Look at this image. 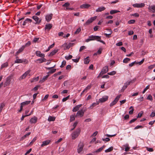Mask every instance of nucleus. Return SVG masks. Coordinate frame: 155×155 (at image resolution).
Here are the masks:
<instances>
[{"mask_svg":"<svg viewBox=\"0 0 155 155\" xmlns=\"http://www.w3.org/2000/svg\"><path fill=\"white\" fill-rule=\"evenodd\" d=\"M31 44V42L30 41H28L27 43H26L25 45L24 46H25V48L26 47H28Z\"/></svg>","mask_w":155,"mask_h":155,"instance_id":"nucleus-50","label":"nucleus"},{"mask_svg":"<svg viewBox=\"0 0 155 155\" xmlns=\"http://www.w3.org/2000/svg\"><path fill=\"white\" fill-rule=\"evenodd\" d=\"M31 102L30 101H26L21 103V105H22L23 106H25L26 105H27L28 104H29Z\"/></svg>","mask_w":155,"mask_h":155,"instance_id":"nucleus-25","label":"nucleus"},{"mask_svg":"<svg viewBox=\"0 0 155 155\" xmlns=\"http://www.w3.org/2000/svg\"><path fill=\"white\" fill-rule=\"evenodd\" d=\"M8 66V62H6L5 63L3 64L1 66V69H2L4 68L7 67Z\"/></svg>","mask_w":155,"mask_h":155,"instance_id":"nucleus-31","label":"nucleus"},{"mask_svg":"<svg viewBox=\"0 0 155 155\" xmlns=\"http://www.w3.org/2000/svg\"><path fill=\"white\" fill-rule=\"evenodd\" d=\"M46 61V59L45 58H43L42 59L40 58L37 60V61H39V63H41L43 62H45Z\"/></svg>","mask_w":155,"mask_h":155,"instance_id":"nucleus-29","label":"nucleus"},{"mask_svg":"<svg viewBox=\"0 0 155 155\" xmlns=\"http://www.w3.org/2000/svg\"><path fill=\"white\" fill-rule=\"evenodd\" d=\"M102 50V48H99V50L97 51V52L98 54H101V52Z\"/></svg>","mask_w":155,"mask_h":155,"instance_id":"nucleus-60","label":"nucleus"},{"mask_svg":"<svg viewBox=\"0 0 155 155\" xmlns=\"http://www.w3.org/2000/svg\"><path fill=\"white\" fill-rule=\"evenodd\" d=\"M108 97L107 96H104L102 98L99 99V101L101 103L105 102L107 100Z\"/></svg>","mask_w":155,"mask_h":155,"instance_id":"nucleus-12","label":"nucleus"},{"mask_svg":"<svg viewBox=\"0 0 155 155\" xmlns=\"http://www.w3.org/2000/svg\"><path fill=\"white\" fill-rule=\"evenodd\" d=\"M53 14H50L48 15L45 16L46 20L47 22H49L52 18Z\"/></svg>","mask_w":155,"mask_h":155,"instance_id":"nucleus-15","label":"nucleus"},{"mask_svg":"<svg viewBox=\"0 0 155 155\" xmlns=\"http://www.w3.org/2000/svg\"><path fill=\"white\" fill-rule=\"evenodd\" d=\"M39 39V38H35L33 39V42L34 43H36V42H38V41Z\"/></svg>","mask_w":155,"mask_h":155,"instance_id":"nucleus-57","label":"nucleus"},{"mask_svg":"<svg viewBox=\"0 0 155 155\" xmlns=\"http://www.w3.org/2000/svg\"><path fill=\"white\" fill-rule=\"evenodd\" d=\"M32 21V20L30 18H27L25 21H24L22 25L23 26H25L26 25V24L28 23L29 22H31Z\"/></svg>","mask_w":155,"mask_h":155,"instance_id":"nucleus-21","label":"nucleus"},{"mask_svg":"<svg viewBox=\"0 0 155 155\" xmlns=\"http://www.w3.org/2000/svg\"><path fill=\"white\" fill-rule=\"evenodd\" d=\"M81 31V28H78L77 29L76 31L75 32L74 34H78L80 32V31Z\"/></svg>","mask_w":155,"mask_h":155,"instance_id":"nucleus-52","label":"nucleus"},{"mask_svg":"<svg viewBox=\"0 0 155 155\" xmlns=\"http://www.w3.org/2000/svg\"><path fill=\"white\" fill-rule=\"evenodd\" d=\"M130 59L128 58H124L123 61V62L124 63H127L130 61Z\"/></svg>","mask_w":155,"mask_h":155,"instance_id":"nucleus-36","label":"nucleus"},{"mask_svg":"<svg viewBox=\"0 0 155 155\" xmlns=\"http://www.w3.org/2000/svg\"><path fill=\"white\" fill-rule=\"evenodd\" d=\"M105 9V8L104 7H101L98 8L96 10L97 12H101L104 11Z\"/></svg>","mask_w":155,"mask_h":155,"instance_id":"nucleus-24","label":"nucleus"},{"mask_svg":"<svg viewBox=\"0 0 155 155\" xmlns=\"http://www.w3.org/2000/svg\"><path fill=\"white\" fill-rule=\"evenodd\" d=\"M116 71H114L110 72L108 73L107 74L110 75H113L115 74H116Z\"/></svg>","mask_w":155,"mask_h":155,"instance_id":"nucleus-42","label":"nucleus"},{"mask_svg":"<svg viewBox=\"0 0 155 155\" xmlns=\"http://www.w3.org/2000/svg\"><path fill=\"white\" fill-rule=\"evenodd\" d=\"M74 43H69L66 46L67 49H69L72 46L74 45Z\"/></svg>","mask_w":155,"mask_h":155,"instance_id":"nucleus-38","label":"nucleus"},{"mask_svg":"<svg viewBox=\"0 0 155 155\" xmlns=\"http://www.w3.org/2000/svg\"><path fill=\"white\" fill-rule=\"evenodd\" d=\"M105 147V145H103L99 149H97V150H96L95 151L96 152H99L101 151L104 149V148Z\"/></svg>","mask_w":155,"mask_h":155,"instance_id":"nucleus-34","label":"nucleus"},{"mask_svg":"<svg viewBox=\"0 0 155 155\" xmlns=\"http://www.w3.org/2000/svg\"><path fill=\"white\" fill-rule=\"evenodd\" d=\"M70 4L68 2L65 3L64 5H62V6L66 7V8H68V7L70 5Z\"/></svg>","mask_w":155,"mask_h":155,"instance_id":"nucleus-41","label":"nucleus"},{"mask_svg":"<svg viewBox=\"0 0 155 155\" xmlns=\"http://www.w3.org/2000/svg\"><path fill=\"white\" fill-rule=\"evenodd\" d=\"M85 110L83 111L82 110H81L78 111L76 114L77 116H80V117H83L84 114V112Z\"/></svg>","mask_w":155,"mask_h":155,"instance_id":"nucleus-14","label":"nucleus"},{"mask_svg":"<svg viewBox=\"0 0 155 155\" xmlns=\"http://www.w3.org/2000/svg\"><path fill=\"white\" fill-rule=\"evenodd\" d=\"M97 18V16H95L91 18L88 19L84 24V25H89L90 24L92 23L93 21L95 20Z\"/></svg>","mask_w":155,"mask_h":155,"instance_id":"nucleus-7","label":"nucleus"},{"mask_svg":"<svg viewBox=\"0 0 155 155\" xmlns=\"http://www.w3.org/2000/svg\"><path fill=\"white\" fill-rule=\"evenodd\" d=\"M37 117L35 116L31 118L30 120V122L31 124H35L37 122Z\"/></svg>","mask_w":155,"mask_h":155,"instance_id":"nucleus-16","label":"nucleus"},{"mask_svg":"<svg viewBox=\"0 0 155 155\" xmlns=\"http://www.w3.org/2000/svg\"><path fill=\"white\" fill-rule=\"evenodd\" d=\"M99 101H97L96 103H93L90 106V107H92V108H93V107L95 106H96L98 105L99 104Z\"/></svg>","mask_w":155,"mask_h":155,"instance_id":"nucleus-37","label":"nucleus"},{"mask_svg":"<svg viewBox=\"0 0 155 155\" xmlns=\"http://www.w3.org/2000/svg\"><path fill=\"white\" fill-rule=\"evenodd\" d=\"M120 12V11L117 10H111L110 12V14L111 15H112Z\"/></svg>","mask_w":155,"mask_h":155,"instance_id":"nucleus-32","label":"nucleus"},{"mask_svg":"<svg viewBox=\"0 0 155 155\" xmlns=\"http://www.w3.org/2000/svg\"><path fill=\"white\" fill-rule=\"evenodd\" d=\"M144 58H143L140 61H139L138 62H136V64H138L139 65H141L144 62Z\"/></svg>","mask_w":155,"mask_h":155,"instance_id":"nucleus-53","label":"nucleus"},{"mask_svg":"<svg viewBox=\"0 0 155 155\" xmlns=\"http://www.w3.org/2000/svg\"><path fill=\"white\" fill-rule=\"evenodd\" d=\"M56 71V69H53L51 70L50 71H49L48 74H52L55 72Z\"/></svg>","mask_w":155,"mask_h":155,"instance_id":"nucleus-51","label":"nucleus"},{"mask_svg":"<svg viewBox=\"0 0 155 155\" xmlns=\"http://www.w3.org/2000/svg\"><path fill=\"white\" fill-rule=\"evenodd\" d=\"M50 142V140H47L45 141H44L42 142V143L41 144V146L42 147H44V146L47 145H48L49 143Z\"/></svg>","mask_w":155,"mask_h":155,"instance_id":"nucleus-22","label":"nucleus"},{"mask_svg":"<svg viewBox=\"0 0 155 155\" xmlns=\"http://www.w3.org/2000/svg\"><path fill=\"white\" fill-rule=\"evenodd\" d=\"M121 96V94L119 95L116 97L115 99L110 104V107H112L116 104L119 100L120 97Z\"/></svg>","mask_w":155,"mask_h":155,"instance_id":"nucleus-6","label":"nucleus"},{"mask_svg":"<svg viewBox=\"0 0 155 155\" xmlns=\"http://www.w3.org/2000/svg\"><path fill=\"white\" fill-rule=\"evenodd\" d=\"M52 27V25L51 24H46L45 28V30H48L49 31L51 29V28Z\"/></svg>","mask_w":155,"mask_h":155,"instance_id":"nucleus-20","label":"nucleus"},{"mask_svg":"<svg viewBox=\"0 0 155 155\" xmlns=\"http://www.w3.org/2000/svg\"><path fill=\"white\" fill-rule=\"evenodd\" d=\"M65 58L67 60H69L72 58V55H70L68 56H65Z\"/></svg>","mask_w":155,"mask_h":155,"instance_id":"nucleus-45","label":"nucleus"},{"mask_svg":"<svg viewBox=\"0 0 155 155\" xmlns=\"http://www.w3.org/2000/svg\"><path fill=\"white\" fill-rule=\"evenodd\" d=\"M84 146V144L83 142H80L79 143L77 149V152L78 153H80L83 150Z\"/></svg>","mask_w":155,"mask_h":155,"instance_id":"nucleus-5","label":"nucleus"},{"mask_svg":"<svg viewBox=\"0 0 155 155\" xmlns=\"http://www.w3.org/2000/svg\"><path fill=\"white\" fill-rule=\"evenodd\" d=\"M133 6L136 8H142L145 6L143 3H136L133 5Z\"/></svg>","mask_w":155,"mask_h":155,"instance_id":"nucleus-10","label":"nucleus"},{"mask_svg":"<svg viewBox=\"0 0 155 155\" xmlns=\"http://www.w3.org/2000/svg\"><path fill=\"white\" fill-rule=\"evenodd\" d=\"M132 109L129 111V113L130 114H133L134 111V109L133 107L132 106H131L130 107V109Z\"/></svg>","mask_w":155,"mask_h":155,"instance_id":"nucleus-39","label":"nucleus"},{"mask_svg":"<svg viewBox=\"0 0 155 155\" xmlns=\"http://www.w3.org/2000/svg\"><path fill=\"white\" fill-rule=\"evenodd\" d=\"M38 79H39V77H37L36 78H33V80H31V83H32L35 81H38Z\"/></svg>","mask_w":155,"mask_h":155,"instance_id":"nucleus-44","label":"nucleus"},{"mask_svg":"<svg viewBox=\"0 0 155 155\" xmlns=\"http://www.w3.org/2000/svg\"><path fill=\"white\" fill-rule=\"evenodd\" d=\"M48 96H49L48 94L46 95L45 96L44 98L42 100V101H44L46 100V99H47L48 98Z\"/></svg>","mask_w":155,"mask_h":155,"instance_id":"nucleus-54","label":"nucleus"},{"mask_svg":"<svg viewBox=\"0 0 155 155\" xmlns=\"http://www.w3.org/2000/svg\"><path fill=\"white\" fill-rule=\"evenodd\" d=\"M149 11L151 12L152 13L155 12V5H149L148 8Z\"/></svg>","mask_w":155,"mask_h":155,"instance_id":"nucleus-11","label":"nucleus"},{"mask_svg":"<svg viewBox=\"0 0 155 155\" xmlns=\"http://www.w3.org/2000/svg\"><path fill=\"white\" fill-rule=\"evenodd\" d=\"M91 6V5L88 4H84L80 6V8H88Z\"/></svg>","mask_w":155,"mask_h":155,"instance_id":"nucleus-18","label":"nucleus"},{"mask_svg":"<svg viewBox=\"0 0 155 155\" xmlns=\"http://www.w3.org/2000/svg\"><path fill=\"white\" fill-rule=\"evenodd\" d=\"M49 75V74H48L46 76H44L42 79L40 81V82L41 83L44 82L47 79Z\"/></svg>","mask_w":155,"mask_h":155,"instance_id":"nucleus-26","label":"nucleus"},{"mask_svg":"<svg viewBox=\"0 0 155 155\" xmlns=\"http://www.w3.org/2000/svg\"><path fill=\"white\" fill-rule=\"evenodd\" d=\"M32 18L35 21V24H39L41 21V20H39L38 17L36 15L33 16Z\"/></svg>","mask_w":155,"mask_h":155,"instance_id":"nucleus-13","label":"nucleus"},{"mask_svg":"<svg viewBox=\"0 0 155 155\" xmlns=\"http://www.w3.org/2000/svg\"><path fill=\"white\" fill-rule=\"evenodd\" d=\"M66 64V61L65 60H64L62 62L61 65L60 66V67L61 68H63L64 66Z\"/></svg>","mask_w":155,"mask_h":155,"instance_id":"nucleus-48","label":"nucleus"},{"mask_svg":"<svg viewBox=\"0 0 155 155\" xmlns=\"http://www.w3.org/2000/svg\"><path fill=\"white\" fill-rule=\"evenodd\" d=\"M131 82V81L126 82L124 84V85L122 88L123 90H125L127 87V86L130 84Z\"/></svg>","mask_w":155,"mask_h":155,"instance_id":"nucleus-23","label":"nucleus"},{"mask_svg":"<svg viewBox=\"0 0 155 155\" xmlns=\"http://www.w3.org/2000/svg\"><path fill=\"white\" fill-rule=\"evenodd\" d=\"M86 48L85 46H83L81 47L80 49H79V51H81L84 49H85Z\"/></svg>","mask_w":155,"mask_h":155,"instance_id":"nucleus-56","label":"nucleus"},{"mask_svg":"<svg viewBox=\"0 0 155 155\" xmlns=\"http://www.w3.org/2000/svg\"><path fill=\"white\" fill-rule=\"evenodd\" d=\"M109 31H110V34H107L106 33H105L104 34V35L106 36V37H110V35L112 33V31L111 30V29L109 30Z\"/></svg>","mask_w":155,"mask_h":155,"instance_id":"nucleus-47","label":"nucleus"},{"mask_svg":"<svg viewBox=\"0 0 155 155\" xmlns=\"http://www.w3.org/2000/svg\"><path fill=\"white\" fill-rule=\"evenodd\" d=\"M134 33V31L132 30H130L128 31V34L129 35H133Z\"/></svg>","mask_w":155,"mask_h":155,"instance_id":"nucleus-63","label":"nucleus"},{"mask_svg":"<svg viewBox=\"0 0 155 155\" xmlns=\"http://www.w3.org/2000/svg\"><path fill=\"white\" fill-rule=\"evenodd\" d=\"M30 70H28L26 71L19 78V80L25 79L27 76L30 73Z\"/></svg>","mask_w":155,"mask_h":155,"instance_id":"nucleus-9","label":"nucleus"},{"mask_svg":"<svg viewBox=\"0 0 155 155\" xmlns=\"http://www.w3.org/2000/svg\"><path fill=\"white\" fill-rule=\"evenodd\" d=\"M23 62L25 63V64L28 63V61L26 59H16L15 61V63H20Z\"/></svg>","mask_w":155,"mask_h":155,"instance_id":"nucleus-8","label":"nucleus"},{"mask_svg":"<svg viewBox=\"0 0 155 155\" xmlns=\"http://www.w3.org/2000/svg\"><path fill=\"white\" fill-rule=\"evenodd\" d=\"M25 46L22 45L21 48L18 50L15 54V56L18 55L19 54L22 52L25 49Z\"/></svg>","mask_w":155,"mask_h":155,"instance_id":"nucleus-19","label":"nucleus"},{"mask_svg":"<svg viewBox=\"0 0 155 155\" xmlns=\"http://www.w3.org/2000/svg\"><path fill=\"white\" fill-rule=\"evenodd\" d=\"M55 117H53L51 116H49L48 118V120L50 122L51 121H54L55 120Z\"/></svg>","mask_w":155,"mask_h":155,"instance_id":"nucleus-30","label":"nucleus"},{"mask_svg":"<svg viewBox=\"0 0 155 155\" xmlns=\"http://www.w3.org/2000/svg\"><path fill=\"white\" fill-rule=\"evenodd\" d=\"M135 22V20L133 19H131L128 21V23L129 24H133Z\"/></svg>","mask_w":155,"mask_h":155,"instance_id":"nucleus-40","label":"nucleus"},{"mask_svg":"<svg viewBox=\"0 0 155 155\" xmlns=\"http://www.w3.org/2000/svg\"><path fill=\"white\" fill-rule=\"evenodd\" d=\"M69 97L70 95H69L67 97L64 98L62 100V102H64L66 101L67 100L69 99Z\"/></svg>","mask_w":155,"mask_h":155,"instance_id":"nucleus-43","label":"nucleus"},{"mask_svg":"<svg viewBox=\"0 0 155 155\" xmlns=\"http://www.w3.org/2000/svg\"><path fill=\"white\" fill-rule=\"evenodd\" d=\"M89 37L91 38L92 41L96 40L97 41L100 42L104 44H105L104 41L102 40H101V36L92 35L89 36Z\"/></svg>","mask_w":155,"mask_h":155,"instance_id":"nucleus-2","label":"nucleus"},{"mask_svg":"<svg viewBox=\"0 0 155 155\" xmlns=\"http://www.w3.org/2000/svg\"><path fill=\"white\" fill-rule=\"evenodd\" d=\"M31 133L30 132H29L27 134H26L24 135L23 136L21 137V140H24V139H25L27 137V136H28Z\"/></svg>","mask_w":155,"mask_h":155,"instance_id":"nucleus-33","label":"nucleus"},{"mask_svg":"<svg viewBox=\"0 0 155 155\" xmlns=\"http://www.w3.org/2000/svg\"><path fill=\"white\" fill-rule=\"evenodd\" d=\"M108 71V67L107 66H106L104 67L102 69L101 71L99 74L98 76L97 77V78H99L103 74L107 73Z\"/></svg>","mask_w":155,"mask_h":155,"instance_id":"nucleus-3","label":"nucleus"},{"mask_svg":"<svg viewBox=\"0 0 155 155\" xmlns=\"http://www.w3.org/2000/svg\"><path fill=\"white\" fill-rule=\"evenodd\" d=\"M90 61V60L89 59V57H87L84 59V63L86 64H88Z\"/></svg>","mask_w":155,"mask_h":155,"instance_id":"nucleus-27","label":"nucleus"},{"mask_svg":"<svg viewBox=\"0 0 155 155\" xmlns=\"http://www.w3.org/2000/svg\"><path fill=\"white\" fill-rule=\"evenodd\" d=\"M75 119V116L73 115H71L70 116V122H72Z\"/></svg>","mask_w":155,"mask_h":155,"instance_id":"nucleus-49","label":"nucleus"},{"mask_svg":"<svg viewBox=\"0 0 155 155\" xmlns=\"http://www.w3.org/2000/svg\"><path fill=\"white\" fill-rule=\"evenodd\" d=\"M155 67V64L150 65L148 67V68L149 69H153V68H154Z\"/></svg>","mask_w":155,"mask_h":155,"instance_id":"nucleus-64","label":"nucleus"},{"mask_svg":"<svg viewBox=\"0 0 155 155\" xmlns=\"http://www.w3.org/2000/svg\"><path fill=\"white\" fill-rule=\"evenodd\" d=\"M58 49H55L53 51L50 53L49 56H52L54 55L58 52Z\"/></svg>","mask_w":155,"mask_h":155,"instance_id":"nucleus-28","label":"nucleus"},{"mask_svg":"<svg viewBox=\"0 0 155 155\" xmlns=\"http://www.w3.org/2000/svg\"><path fill=\"white\" fill-rule=\"evenodd\" d=\"M147 99L150 101H152L153 100V99L152 96L150 94L147 97Z\"/></svg>","mask_w":155,"mask_h":155,"instance_id":"nucleus-55","label":"nucleus"},{"mask_svg":"<svg viewBox=\"0 0 155 155\" xmlns=\"http://www.w3.org/2000/svg\"><path fill=\"white\" fill-rule=\"evenodd\" d=\"M35 54L36 56H37L42 58H44L45 57L44 54L41 53V52L40 51H36Z\"/></svg>","mask_w":155,"mask_h":155,"instance_id":"nucleus-17","label":"nucleus"},{"mask_svg":"<svg viewBox=\"0 0 155 155\" xmlns=\"http://www.w3.org/2000/svg\"><path fill=\"white\" fill-rule=\"evenodd\" d=\"M143 127L140 126V125H138L137 126H136L134 128L135 130H136L140 128H143Z\"/></svg>","mask_w":155,"mask_h":155,"instance_id":"nucleus-59","label":"nucleus"},{"mask_svg":"<svg viewBox=\"0 0 155 155\" xmlns=\"http://www.w3.org/2000/svg\"><path fill=\"white\" fill-rule=\"evenodd\" d=\"M131 16L136 17H138L139 16V15L138 13H135L134 14H132Z\"/></svg>","mask_w":155,"mask_h":155,"instance_id":"nucleus-61","label":"nucleus"},{"mask_svg":"<svg viewBox=\"0 0 155 155\" xmlns=\"http://www.w3.org/2000/svg\"><path fill=\"white\" fill-rule=\"evenodd\" d=\"M143 114V112L142 111H141L140 113H139V114H138V115L137 117V118H140L141 117Z\"/></svg>","mask_w":155,"mask_h":155,"instance_id":"nucleus-46","label":"nucleus"},{"mask_svg":"<svg viewBox=\"0 0 155 155\" xmlns=\"http://www.w3.org/2000/svg\"><path fill=\"white\" fill-rule=\"evenodd\" d=\"M102 140L104 141L108 142L110 140V139L108 137H106L105 138H103Z\"/></svg>","mask_w":155,"mask_h":155,"instance_id":"nucleus-58","label":"nucleus"},{"mask_svg":"<svg viewBox=\"0 0 155 155\" xmlns=\"http://www.w3.org/2000/svg\"><path fill=\"white\" fill-rule=\"evenodd\" d=\"M117 46H120L123 45V43L122 42H119L116 44Z\"/></svg>","mask_w":155,"mask_h":155,"instance_id":"nucleus-62","label":"nucleus"},{"mask_svg":"<svg viewBox=\"0 0 155 155\" xmlns=\"http://www.w3.org/2000/svg\"><path fill=\"white\" fill-rule=\"evenodd\" d=\"M81 132V130L80 128L76 130L73 132L71 134L72 139L75 140L79 135Z\"/></svg>","mask_w":155,"mask_h":155,"instance_id":"nucleus-1","label":"nucleus"},{"mask_svg":"<svg viewBox=\"0 0 155 155\" xmlns=\"http://www.w3.org/2000/svg\"><path fill=\"white\" fill-rule=\"evenodd\" d=\"M113 149V147H111L108 148V149L106 150H105V152L106 153H107L110 152L112 151Z\"/></svg>","mask_w":155,"mask_h":155,"instance_id":"nucleus-35","label":"nucleus"},{"mask_svg":"<svg viewBox=\"0 0 155 155\" xmlns=\"http://www.w3.org/2000/svg\"><path fill=\"white\" fill-rule=\"evenodd\" d=\"M13 77V75L11 74L10 76L7 78L6 79V81L4 84V87L10 84V82L12 78Z\"/></svg>","mask_w":155,"mask_h":155,"instance_id":"nucleus-4","label":"nucleus"}]
</instances>
